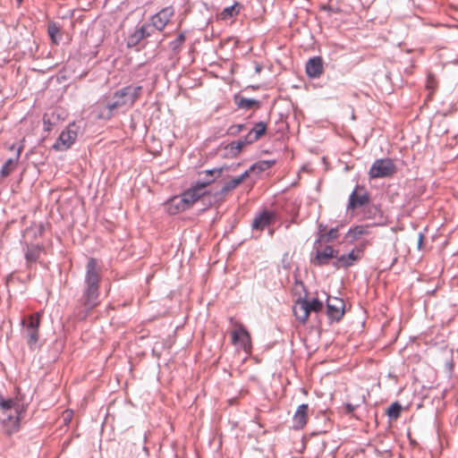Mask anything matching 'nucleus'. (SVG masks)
<instances>
[{"label":"nucleus","mask_w":458,"mask_h":458,"mask_svg":"<svg viewBox=\"0 0 458 458\" xmlns=\"http://www.w3.org/2000/svg\"><path fill=\"white\" fill-rule=\"evenodd\" d=\"M339 228H340V226L337 225L335 227L331 228L327 233H325L324 235H321L320 236L321 243L322 242L328 243V242H332L335 240H336L339 236Z\"/></svg>","instance_id":"obj_28"},{"label":"nucleus","mask_w":458,"mask_h":458,"mask_svg":"<svg viewBox=\"0 0 458 458\" xmlns=\"http://www.w3.org/2000/svg\"><path fill=\"white\" fill-rule=\"evenodd\" d=\"M360 406L359 403L357 404H352L351 403H347L345 404V410H346V412L347 413H352V411H354L356 410V408H358Z\"/></svg>","instance_id":"obj_38"},{"label":"nucleus","mask_w":458,"mask_h":458,"mask_svg":"<svg viewBox=\"0 0 458 458\" xmlns=\"http://www.w3.org/2000/svg\"><path fill=\"white\" fill-rule=\"evenodd\" d=\"M276 215L273 211L263 210L256 215L254 217L251 227L253 230L263 231L265 228L274 224Z\"/></svg>","instance_id":"obj_13"},{"label":"nucleus","mask_w":458,"mask_h":458,"mask_svg":"<svg viewBox=\"0 0 458 458\" xmlns=\"http://www.w3.org/2000/svg\"><path fill=\"white\" fill-rule=\"evenodd\" d=\"M423 240H424V235H423L422 233H419V238H418V248L419 249L422 248Z\"/></svg>","instance_id":"obj_39"},{"label":"nucleus","mask_w":458,"mask_h":458,"mask_svg":"<svg viewBox=\"0 0 458 458\" xmlns=\"http://www.w3.org/2000/svg\"><path fill=\"white\" fill-rule=\"evenodd\" d=\"M250 143H248L246 141V135L244 136L243 139L242 140H239L237 141H232L228 147L230 148V149L233 151V153L234 155L240 153L242 151V149L243 148L244 146L246 145H249Z\"/></svg>","instance_id":"obj_30"},{"label":"nucleus","mask_w":458,"mask_h":458,"mask_svg":"<svg viewBox=\"0 0 458 458\" xmlns=\"http://www.w3.org/2000/svg\"><path fill=\"white\" fill-rule=\"evenodd\" d=\"M44 247L40 244L29 245L26 244L25 259L28 264L35 263L39 259L40 253Z\"/></svg>","instance_id":"obj_19"},{"label":"nucleus","mask_w":458,"mask_h":458,"mask_svg":"<svg viewBox=\"0 0 458 458\" xmlns=\"http://www.w3.org/2000/svg\"><path fill=\"white\" fill-rule=\"evenodd\" d=\"M396 172L395 165L390 158H380L374 161L369 171L371 179L392 176Z\"/></svg>","instance_id":"obj_6"},{"label":"nucleus","mask_w":458,"mask_h":458,"mask_svg":"<svg viewBox=\"0 0 458 458\" xmlns=\"http://www.w3.org/2000/svg\"><path fill=\"white\" fill-rule=\"evenodd\" d=\"M308 410L309 405L306 403L298 406L293 417V428L301 429L305 427L307 424Z\"/></svg>","instance_id":"obj_16"},{"label":"nucleus","mask_w":458,"mask_h":458,"mask_svg":"<svg viewBox=\"0 0 458 458\" xmlns=\"http://www.w3.org/2000/svg\"><path fill=\"white\" fill-rule=\"evenodd\" d=\"M241 8H242V5L238 2H235L231 6H227L225 8H224L223 11L219 13V17L221 20H225V21L233 18L236 15H238Z\"/></svg>","instance_id":"obj_22"},{"label":"nucleus","mask_w":458,"mask_h":458,"mask_svg":"<svg viewBox=\"0 0 458 458\" xmlns=\"http://www.w3.org/2000/svg\"><path fill=\"white\" fill-rule=\"evenodd\" d=\"M315 257L311 259V263L317 267H325L329 265L330 259L337 258L339 250L331 245H326L323 249L315 247Z\"/></svg>","instance_id":"obj_11"},{"label":"nucleus","mask_w":458,"mask_h":458,"mask_svg":"<svg viewBox=\"0 0 458 458\" xmlns=\"http://www.w3.org/2000/svg\"><path fill=\"white\" fill-rule=\"evenodd\" d=\"M256 72H259L261 71V66L259 64H257L255 67Z\"/></svg>","instance_id":"obj_41"},{"label":"nucleus","mask_w":458,"mask_h":458,"mask_svg":"<svg viewBox=\"0 0 458 458\" xmlns=\"http://www.w3.org/2000/svg\"><path fill=\"white\" fill-rule=\"evenodd\" d=\"M368 225H355L351 227L345 234V239H350V242H353L360 239L362 235L369 233Z\"/></svg>","instance_id":"obj_21"},{"label":"nucleus","mask_w":458,"mask_h":458,"mask_svg":"<svg viewBox=\"0 0 458 458\" xmlns=\"http://www.w3.org/2000/svg\"><path fill=\"white\" fill-rule=\"evenodd\" d=\"M335 260L333 262V267L336 269L344 268V262L341 261V256L337 255V258H335Z\"/></svg>","instance_id":"obj_37"},{"label":"nucleus","mask_w":458,"mask_h":458,"mask_svg":"<svg viewBox=\"0 0 458 458\" xmlns=\"http://www.w3.org/2000/svg\"><path fill=\"white\" fill-rule=\"evenodd\" d=\"M360 259V255L357 254L353 249L349 253L341 255V261L344 262V269L352 267Z\"/></svg>","instance_id":"obj_25"},{"label":"nucleus","mask_w":458,"mask_h":458,"mask_svg":"<svg viewBox=\"0 0 458 458\" xmlns=\"http://www.w3.org/2000/svg\"><path fill=\"white\" fill-rule=\"evenodd\" d=\"M143 87L131 84L116 90L113 98L108 100L101 109L98 117L110 119L122 107H132L135 102L140 98Z\"/></svg>","instance_id":"obj_2"},{"label":"nucleus","mask_w":458,"mask_h":458,"mask_svg":"<svg viewBox=\"0 0 458 458\" xmlns=\"http://www.w3.org/2000/svg\"><path fill=\"white\" fill-rule=\"evenodd\" d=\"M77 136L78 126L75 123H72L60 133L58 139L53 145V148L56 151H65L69 149L75 142Z\"/></svg>","instance_id":"obj_7"},{"label":"nucleus","mask_w":458,"mask_h":458,"mask_svg":"<svg viewBox=\"0 0 458 458\" xmlns=\"http://www.w3.org/2000/svg\"><path fill=\"white\" fill-rule=\"evenodd\" d=\"M222 168H214V169H209V170H206V171H203V172H200L199 173V175H205L206 177L208 176V180H201V181H198L193 186H199V184L201 183H205V182H208V186L212 183L213 182H215V180L219 177L221 175V173H222Z\"/></svg>","instance_id":"obj_23"},{"label":"nucleus","mask_w":458,"mask_h":458,"mask_svg":"<svg viewBox=\"0 0 458 458\" xmlns=\"http://www.w3.org/2000/svg\"><path fill=\"white\" fill-rule=\"evenodd\" d=\"M202 180H208V177H206V176L204 175V177H203V179H202Z\"/></svg>","instance_id":"obj_43"},{"label":"nucleus","mask_w":458,"mask_h":458,"mask_svg":"<svg viewBox=\"0 0 458 458\" xmlns=\"http://www.w3.org/2000/svg\"><path fill=\"white\" fill-rule=\"evenodd\" d=\"M324 308L323 301L318 298L309 300L307 298H299L295 301L293 311L296 319L302 325H305L309 320L311 312L318 313Z\"/></svg>","instance_id":"obj_4"},{"label":"nucleus","mask_w":458,"mask_h":458,"mask_svg":"<svg viewBox=\"0 0 458 458\" xmlns=\"http://www.w3.org/2000/svg\"><path fill=\"white\" fill-rule=\"evenodd\" d=\"M275 163V160H261L253 164L247 171H249V174L250 173L259 174L272 167Z\"/></svg>","instance_id":"obj_24"},{"label":"nucleus","mask_w":458,"mask_h":458,"mask_svg":"<svg viewBox=\"0 0 458 458\" xmlns=\"http://www.w3.org/2000/svg\"><path fill=\"white\" fill-rule=\"evenodd\" d=\"M15 403L12 398L4 399L3 397L1 403H0V409L3 411L10 410L14 406Z\"/></svg>","instance_id":"obj_35"},{"label":"nucleus","mask_w":458,"mask_h":458,"mask_svg":"<svg viewBox=\"0 0 458 458\" xmlns=\"http://www.w3.org/2000/svg\"><path fill=\"white\" fill-rule=\"evenodd\" d=\"M234 104L238 108L249 110L251 108H259L260 103L259 100L253 98H246L240 95H235L233 98Z\"/></svg>","instance_id":"obj_20"},{"label":"nucleus","mask_w":458,"mask_h":458,"mask_svg":"<svg viewBox=\"0 0 458 458\" xmlns=\"http://www.w3.org/2000/svg\"><path fill=\"white\" fill-rule=\"evenodd\" d=\"M246 129V126L244 123H240V124H233L231 125L228 129H227V131L226 133L230 136H236L238 135L241 131H242L243 130Z\"/></svg>","instance_id":"obj_32"},{"label":"nucleus","mask_w":458,"mask_h":458,"mask_svg":"<svg viewBox=\"0 0 458 458\" xmlns=\"http://www.w3.org/2000/svg\"><path fill=\"white\" fill-rule=\"evenodd\" d=\"M371 208L374 210V214H373V216H371V215L368 216L369 218L374 217L376 216V213L377 212V208L376 206H372L369 208V209H371Z\"/></svg>","instance_id":"obj_40"},{"label":"nucleus","mask_w":458,"mask_h":458,"mask_svg":"<svg viewBox=\"0 0 458 458\" xmlns=\"http://www.w3.org/2000/svg\"><path fill=\"white\" fill-rule=\"evenodd\" d=\"M268 233L272 236L274 234L275 231H274V229H269Z\"/></svg>","instance_id":"obj_42"},{"label":"nucleus","mask_w":458,"mask_h":458,"mask_svg":"<svg viewBox=\"0 0 458 458\" xmlns=\"http://www.w3.org/2000/svg\"><path fill=\"white\" fill-rule=\"evenodd\" d=\"M402 411V405L398 402L393 403L387 409L386 413L390 419L396 420Z\"/></svg>","instance_id":"obj_29"},{"label":"nucleus","mask_w":458,"mask_h":458,"mask_svg":"<svg viewBox=\"0 0 458 458\" xmlns=\"http://www.w3.org/2000/svg\"><path fill=\"white\" fill-rule=\"evenodd\" d=\"M234 329L232 331V344H240L245 351L251 347L250 335L240 322H233Z\"/></svg>","instance_id":"obj_12"},{"label":"nucleus","mask_w":458,"mask_h":458,"mask_svg":"<svg viewBox=\"0 0 458 458\" xmlns=\"http://www.w3.org/2000/svg\"><path fill=\"white\" fill-rule=\"evenodd\" d=\"M208 182L201 183L199 186H191L182 193L181 196H175L165 203L166 211L170 215H175L190 208L196 201L208 193Z\"/></svg>","instance_id":"obj_3"},{"label":"nucleus","mask_w":458,"mask_h":458,"mask_svg":"<svg viewBox=\"0 0 458 458\" xmlns=\"http://www.w3.org/2000/svg\"><path fill=\"white\" fill-rule=\"evenodd\" d=\"M54 117V114H52V116H50L48 114H45L44 116H43V125H44V130L46 131H50L54 125H55V122L52 121V118Z\"/></svg>","instance_id":"obj_33"},{"label":"nucleus","mask_w":458,"mask_h":458,"mask_svg":"<svg viewBox=\"0 0 458 458\" xmlns=\"http://www.w3.org/2000/svg\"><path fill=\"white\" fill-rule=\"evenodd\" d=\"M153 36L151 33V28L145 23L139 29H137L133 33L130 34L127 38V47H135L140 43L149 37Z\"/></svg>","instance_id":"obj_14"},{"label":"nucleus","mask_w":458,"mask_h":458,"mask_svg":"<svg viewBox=\"0 0 458 458\" xmlns=\"http://www.w3.org/2000/svg\"><path fill=\"white\" fill-rule=\"evenodd\" d=\"M20 157V149H18L17 155L15 158H9L5 161V163L3 165L1 168V175L3 177L8 176L15 168L18 159Z\"/></svg>","instance_id":"obj_26"},{"label":"nucleus","mask_w":458,"mask_h":458,"mask_svg":"<svg viewBox=\"0 0 458 458\" xmlns=\"http://www.w3.org/2000/svg\"><path fill=\"white\" fill-rule=\"evenodd\" d=\"M345 312V304L343 299L327 296V315L331 322H338L342 319Z\"/></svg>","instance_id":"obj_10"},{"label":"nucleus","mask_w":458,"mask_h":458,"mask_svg":"<svg viewBox=\"0 0 458 458\" xmlns=\"http://www.w3.org/2000/svg\"><path fill=\"white\" fill-rule=\"evenodd\" d=\"M174 14V7L166 6L161 9L156 14L152 15L150 18V22L145 24L151 28V33L154 35L156 30L160 32L165 28Z\"/></svg>","instance_id":"obj_8"},{"label":"nucleus","mask_w":458,"mask_h":458,"mask_svg":"<svg viewBox=\"0 0 458 458\" xmlns=\"http://www.w3.org/2000/svg\"><path fill=\"white\" fill-rule=\"evenodd\" d=\"M249 176V171H245L239 176L233 178L232 180L226 182L221 190L216 193V197H223L229 191L234 190L237 186H239L247 177Z\"/></svg>","instance_id":"obj_17"},{"label":"nucleus","mask_w":458,"mask_h":458,"mask_svg":"<svg viewBox=\"0 0 458 458\" xmlns=\"http://www.w3.org/2000/svg\"><path fill=\"white\" fill-rule=\"evenodd\" d=\"M60 32V28L55 22H50L47 26V33L54 43H57L56 35Z\"/></svg>","instance_id":"obj_31"},{"label":"nucleus","mask_w":458,"mask_h":458,"mask_svg":"<svg viewBox=\"0 0 458 458\" xmlns=\"http://www.w3.org/2000/svg\"><path fill=\"white\" fill-rule=\"evenodd\" d=\"M369 244V241H367V240L363 241L358 246L353 248V250L356 251L357 254L360 255V258H362L363 251Z\"/></svg>","instance_id":"obj_36"},{"label":"nucleus","mask_w":458,"mask_h":458,"mask_svg":"<svg viewBox=\"0 0 458 458\" xmlns=\"http://www.w3.org/2000/svg\"><path fill=\"white\" fill-rule=\"evenodd\" d=\"M41 312H36L22 320L25 327L27 343L30 350H34L39 338L38 328L40 326Z\"/></svg>","instance_id":"obj_5"},{"label":"nucleus","mask_w":458,"mask_h":458,"mask_svg":"<svg viewBox=\"0 0 458 458\" xmlns=\"http://www.w3.org/2000/svg\"><path fill=\"white\" fill-rule=\"evenodd\" d=\"M101 268L95 258H89L86 264L84 289L74 313L78 319H84L88 312L98 305Z\"/></svg>","instance_id":"obj_1"},{"label":"nucleus","mask_w":458,"mask_h":458,"mask_svg":"<svg viewBox=\"0 0 458 458\" xmlns=\"http://www.w3.org/2000/svg\"><path fill=\"white\" fill-rule=\"evenodd\" d=\"M325 233H327V225H324L323 223H319L318 225V232H317V240L315 241L314 242V246L316 247V245L318 244H321V240H320V236L321 235H324Z\"/></svg>","instance_id":"obj_34"},{"label":"nucleus","mask_w":458,"mask_h":458,"mask_svg":"<svg viewBox=\"0 0 458 458\" xmlns=\"http://www.w3.org/2000/svg\"><path fill=\"white\" fill-rule=\"evenodd\" d=\"M267 125L265 122L256 123L253 128L246 134V141L254 143L258 141L267 131Z\"/></svg>","instance_id":"obj_18"},{"label":"nucleus","mask_w":458,"mask_h":458,"mask_svg":"<svg viewBox=\"0 0 458 458\" xmlns=\"http://www.w3.org/2000/svg\"><path fill=\"white\" fill-rule=\"evenodd\" d=\"M369 202V193L363 187L357 185L349 196L347 210L368 207Z\"/></svg>","instance_id":"obj_9"},{"label":"nucleus","mask_w":458,"mask_h":458,"mask_svg":"<svg viewBox=\"0 0 458 458\" xmlns=\"http://www.w3.org/2000/svg\"><path fill=\"white\" fill-rule=\"evenodd\" d=\"M306 73L310 78H318L323 73V60L320 56H314L306 64Z\"/></svg>","instance_id":"obj_15"},{"label":"nucleus","mask_w":458,"mask_h":458,"mask_svg":"<svg viewBox=\"0 0 458 458\" xmlns=\"http://www.w3.org/2000/svg\"><path fill=\"white\" fill-rule=\"evenodd\" d=\"M17 2H18L19 4H21L22 0H17Z\"/></svg>","instance_id":"obj_44"},{"label":"nucleus","mask_w":458,"mask_h":458,"mask_svg":"<svg viewBox=\"0 0 458 458\" xmlns=\"http://www.w3.org/2000/svg\"><path fill=\"white\" fill-rule=\"evenodd\" d=\"M185 38L184 32L179 33L176 38L169 43L170 49L175 54L179 53L185 42Z\"/></svg>","instance_id":"obj_27"}]
</instances>
